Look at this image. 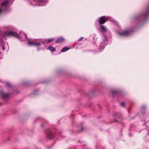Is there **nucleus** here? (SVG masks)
<instances>
[{
  "mask_svg": "<svg viewBox=\"0 0 149 149\" xmlns=\"http://www.w3.org/2000/svg\"><path fill=\"white\" fill-rule=\"evenodd\" d=\"M80 128H81V129L82 130V127H80Z\"/></svg>",
  "mask_w": 149,
  "mask_h": 149,
  "instance_id": "nucleus-18",
  "label": "nucleus"
},
{
  "mask_svg": "<svg viewBox=\"0 0 149 149\" xmlns=\"http://www.w3.org/2000/svg\"><path fill=\"white\" fill-rule=\"evenodd\" d=\"M83 39V37H81L79 39L78 41H81Z\"/></svg>",
  "mask_w": 149,
  "mask_h": 149,
  "instance_id": "nucleus-16",
  "label": "nucleus"
},
{
  "mask_svg": "<svg viewBox=\"0 0 149 149\" xmlns=\"http://www.w3.org/2000/svg\"><path fill=\"white\" fill-rule=\"evenodd\" d=\"M101 29L104 31H107L106 27L103 26H101Z\"/></svg>",
  "mask_w": 149,
  "mask_h": 149,
  "instance_id": "nucleus-11",
  "label": "nucleus"
},
{
  "mask_svg": "<svg viewBox=\"0 0 149 149\" xmlns=\"http://www.w3.org/2000/svg\"><path fill=\"white\" fill-rule=\"evenodd\" d=\"M42 44H45L44 40L42 39H35L33 41H29L28 42V44L30 46L34 45L36 47L40 46Z\"/></svg>",
  "mask_w": 149,
  "mask_h": 149,
  "instance_id": "nucleus-2",
  "label": "nucleus"
},
{
  "mask_svg": "<svg viewBox=\"0 0 149 149\" xmlns=\"http://www.w3.org/2000/svg\"><path fill=\"white\" fill-rule=\"evenodd\" d=\"M47 49L49 50L51 52H54L55 51V49L52 46H49L47 48Z\"/></svg>",
  "mask_w": 149,
  "mask_h": 149,
  "instance_id": "nucleus-8",
  "label": "nucleus"
},
{
  "mask_svg": "<svg viewBox=\"0 0 149 149\" xmlns=\"http://www.w3.org/2000/svg\"><path fill=\"white\" fill-rule=\"evenodd\" d=\"M120 105H122V106L123 107H124L125 106V103L123 102H122L121 103Z\"/></svg>",
  "mask_w": 149,
  "mask_h": 149,
  "instance_id": "nucleus-15",
  "label": "nucleus"
},
{
  "mask_svg": "<svg viewBox=\"0 0 149 149\" xmlns=\"http://www.w3.org/2000/svg\"><path fill=\"white\" fill-rule=\"evenodd\" d=\"M11 29H12L13 28H11Z\"/></svg>",
  "mask_w": 149,
  "mask_h": 149,
  "instance_id": "nucleus-19",
  "label": "nucleus"
},
{
  "mask_svg": "<svg viewBox=\"0 0 149 149\" xmlns=\"http://www.w3.org/2000/svg\"><path fill=\"white\" fill-rule=\"evenodd\" d=\"M9 95V94L4 93L2 91L0 92V96L3 98H7L8 97Z\"/></svg>",
  "mask_w": 149,
  "mask_h": 149,
  "instance_id": "nucleus-4",
  "label": "nucleus"
},
{
  "mask_svg": "<svg viewBox=\"0 0 149 149\" xmlns=\"http://www.w3.org/2000/svg\"><path fill=\"white\" fill-rule=\"evenodd\" d=\"M53 38L49 39L48 40V41L49 42H51L53 40Z\"/></svg>",
  "mask_w": 149,
  "mask_h": 149,
  "instance_id": "nucleus-13",
  "label": "nucleus"
},
{
  "mask_svg": "<svg viewBox=\"0 0 149 149\" xmlns=\"http://www.w3.org/2000/svg\"><path fill=\"white\" fill-rule=\"evenodd\" d=\"M1 44H2V50H5V47H4V43L3 42H2Z\"/></svg>",
  "mask_w": 149,
  "mask_h": 149,
  "instance_id": "nucleus-12",
  "label": "nucleus"
},
{
  "mask_svg": "<svg viewBox=\"0 0 149 149\" xmlns=\"http://www.w3.org/2000/svg\"><path fill=\"white\" fill-rule=\"evenodd\" d=\"M2 11V10L1 9V8H0V13Z\"/></svg>",
  "mask_w": 149,
  "mask_h": 149,
  "instance_id": "nucleus-17",
  "label": "nucleus"
},
{
  "mask_svg": "<svg viewBox=\"0 0 149 149\" xmlns=\"http://www.w3.org/2000/svg\"><path fill=\"white\" fill-rule=\"evenodd\" d=\"M70 49V48L67 47H64L61 50V52H65L68 51Z\"/></svg>",
  "mask_w": 149,
  "mask_h": 149,
  "instance_id": "nucleus-10",
  "label": "nucleus"
},
{
  "mask_svg": "<svg viewBox=\"0 0 149 149\" xmlns=\"http://www.w3.org/2000/svg\"><path fill=\"white\" fill-rule=\"evenodd\" d=\"M130 31L129 30H127L125 31L122 33H119V35H120L123 36H127L130 35Z\"/></svg>",
  "mask_w": 149,
  "mask_h": 149,
  "instance_id": "nucleus-6",
  "label": "nucleus"
},
{
  "mask_svg": "<svg viewBox=\"0 0 149 149\" xmlns=\"http://www.w3.org/2000/svg\"><path fill=\"white\" fill-rule=\"evenodd\" d=\"M37 1L39 3V6H42L45 5L46 4V0H37Z\"/></svg>",
  "mask_w": 149,
  "mask_h": 149,
  "instance_id": "nucleus-5",
  "label": "nucleus"
},
{
  "mask_svg": "<svg viewBox=\"0 0 149 149\" xmlns=\"http://www.w3.org/2000/svg\"><path fill=\"white\" fill-rule=\"evenodd\" d=\"M108 18V17H105L104 16H102L100 17V19L99 20L98 22L100 24H104L105 22V19Z\"/></svg>",
  "mask_w": 149,
  "mask_h": 149,
  "instance_id": "nucleus-3",
  "label": "nucleus"
},
{
  "mask_svg": "<svg viewBox=\"0 0 149 149\" xmlns=\"http://www.w3.org/2000/svg\"><path fill=\"white\" fill-rule=\"evenodd\" d=\"M8 1H4L1 3V6H6L8 4Z\"/></svg>",
  "mask_w": 149,
  "mask_h": 149,
  "instance_id": "nucleus-9",
  "label": "nucleus"
},
{
  "mask_svg": "<svg viewBox=\"0 0 149 149\" xmlns=\"http://www.w3.org/2000/svg\"><path fill=\"white\" fill-rule=\"evenodd\" d=\"M4 37H7L10 36H15L18 38L20 40H25L27 39L26 34L22 32H20L19 35H18L16 32L10 31L8 33H4L3 34Z\"/></svg>",
  "mask_w": 149,
  "mask_h": 149,
  "instance_id": "nucleus-1",
  "label": "nucleus"
},
{
  "mask_svg": "<svg viewBox=\"0 0 149 149\" xmlns=\"http://www.w3.org/2000/svg\"><path fill=\"white\" fill-rule=\"evenodd\" d=\"M65 40V39L63 37H60V38L58 39L56 41V43H61L63 41H64Z\"/></svg>",
  "mask_w": 149,
  "mask_h": 149,
  "instance_id": "nucleus-7",
  "label": "nucleus"
},
{
  "mask_svg": "<svg viewBox=\"0 0 149 149\" xmlns=\"http://www.w3.org/2000/svg\"><path fill=\"white\" fill-rule=\"evenodd\" d=\"M6 86H7L9 87L10 86V85L7 82L6 83Z\"/></svg>",
  "mask_w": 149,
  "mask_h": 149,
  "instance_id": "nucleus-14",
  "label": "nucleus"
}]
</instances>
